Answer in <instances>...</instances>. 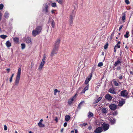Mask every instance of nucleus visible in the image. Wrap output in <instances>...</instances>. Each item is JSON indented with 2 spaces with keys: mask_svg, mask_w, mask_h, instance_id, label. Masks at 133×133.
<instances>
[{
  "mask_svg": "<svg viewBox=\"0 0 133 133\" xmlns=\"http://www.w3.org/2000/svg\"><path fill=\"white\" fill-rule=\"evenodd\" d=\"M21 69L20 67L18 69L17 75L16 77L15 81V84L17 86L19 84L20 79V75L21 74Z\"/></svg>",
  "mask_w": 133,
  "mask_h": 133,
  "instance_id": "1",
  "label": "nucleus"
},
{
  "mask_svg": "<svg viewBox=\"0 0 133 133\" xmlns=\"http://www.w3.org/2000/svg\"><path fill=\"white\" fill-rule=\"evenodd\" d=\"M75 13L72 12L70 16L69 23V25L70 26H72L73 24V19L75 17Z\"/></svg>",
  "mask_w": 133,
  "mask_h": 133,
  "instance_id": "2",
  "label": "nucleus"
},
{
  "mask_svg": "<svg viewBox=\"0 0 133 133\" xmlns=\"http://www.w3.org/2000/svg\"><path fill=\"white\" fill-rule=\"evenodd\" d=\"M58 48L57 47H54L52 51L51 52L50 56L52 57L54 56L55 54H56L57 53L58 49Z\"/></svg>",
  "mask_w": 133,
  "mask_h": 133,
  "instance_id": "3",
  "label": "nucleus"
},
{
  "mask_svg": "<svg viewBox=\"0 0 133 133\" xmlns=\"http://www.w3.org/2000/svg\"><path fill=\"white\" fill-rule=\"evenodd\" d=\"M42 11L45 13H47L48 12V5L46 3H45L43 4Z\"/></svg>",
  "mask_w": 133,
  "mask_h": 133,
  "instance_id": "4",
  "label": "nucleus"
},
{
  "mask_svg": "<svg viewBox=\"0 0 133 133\" xmlns=\"http://www.w3.org/2000/svg\"><path fill=\"white\" fill-rule=\"evenodd\" d=\"M77 94H75L72 97L70 98L68 101V103L69 105L71 104L74 101L76 100Z\"/></svg>",
  "mask_w": 133,
  "mask_h": 133,
  "instance_id": "5",
  "label": "nucleus"
},
{
  "mask_svg": "<svg viewBox=\"0 0 133 133\" xmlns=\"http://www.w3.org/2000/svg\"><path fill=\"white\" fill-rule=\"evenodd\" d=\"M109 125L107 124H104L102 125L103 129L105 131L107 130L109 128Z\"/></svg>",
  "mask_w": 133,
  "mask_h": 133,
  "instance_id": "6",
  "label": "nucleus"
},
{
  "mask_svg": "<svg viewBox=\"0 0 133 133\" xmlns=\"http://www.w3.org/2000/svg\"><path fill=\"white\" fill-rule=\"evenodd\" d=\"M121 94L122 96L124 97H127L128 95V93L127 91L125 90L122 91Z\"/></svg>",
  "mask_w": 133,
  "mask_h": 133,
  "instance_id": "7",
  "label": "nucleus"
},
{
  "mask_svg": "<svg viewBox=\"0 0 133 133\" xmlns=\"http://www.w3.org/2000/svg\"><path fill=\"white\" fill-rule=\"evenodd\" d=\"M118 60L115 63L114 65L115 66H118L121 64L122 63V61L121 59L119 58H118Z\"/></svg>",
  "mask_w": 133,
  "mask_h": 133,
  "instance_id": "8",
  "label": "nucleus"
},
{
  "mask_svg": "<svg viewBox=\"0 0 133 133\" xmlns=\"http://www.w3.org/2000/svg\"><path fill=\"white\" fill-rule=\"evenodd\" d=\"M92 76V74H91L89 76L87 77V78H86L85 81V84H87L90 81V80Z\"/></svg>",
  "mask_w": 133,
  "mask_h": 133,
  "instance_id": "9",
  "label": "nucleus"
},
{
  "mask_svg": "<svg viewBox=\"0 0 133 133\" xmlns=\"http://www.w3.org/2000/svg\"><path fill=\"white\" fill-rule=\"evenodd\" d=\"M105 98L108 101H111L112 99V97L109 94H107L105 95Z\"/></svg>",
  "mask_w": 133,
  "mask_h": 133,
  "instance_id": "10",
  "label": "nucleus"
},
{
  "mask_svg": "<svg viewBox=\"0 0 133 133\" xmlns=\"http://www.w3.org/2000/svg\"><path fill=\"white\" fill-rule=\"evenodd\" d=\"M102 131V129L101 127H98L97 128L94 132L95 133H100Z\"/></svg>",
  "mask_w": 133,
  "mask_h": 133,
  "instance_id": "11",
  "label": "nucleus"
},
{
  "mask_svg": "<svg viewBox=\"0 0 133 133\" xmlns=\"http://www.w3.org/2000/svg\"><path fill=\"white\" fill-rule=\"evenodd\" d=\"M109 107L110 109L112 110H114L116 109L117 106L115 104H112L110 105Z\"/></svg>",
  "mask_w": 133,
  "mask_h": 133,
  "instance_id": "12",
  "label": "nucleus"
},
{
  "mask_svg": "<svg viewBox=\"0 0 133 133\" xmlns=\"http://www.w3.org/2000/svg\"><path fill=\"white\" fill-rule=\"evenodd\" d=\"M43 121L42 119H41L39 123H38V125L39 127H45L44 124L42 123V122Z\"/></svg>",
  "mask_w": 133,
  "mask_h": 133,
  "instance_id": "13",
  "label": "nucleus"
},
{
  "mask_svg": "<svg viewBox=\"0 0 133 133\" xmlns=\"http://www.w3.org/2000/svg\"><path fill=\"white\" fill-rule=\"evenodd\" d=\"M60 43V40L59 39H58L55 41V44L54 45V46L57 47L59 48V45Z\"/></svg>",
  "mask_w": 133,
  "mask_h": 133,
  "instance_id": "14",
  "label": "nucleus"
},
{
  "mask_svg": "<svg viewBox=\"0 0 133 133\" xmlns=\"http://www.w3.org/2000/svg\"><path fill=\"white\" fill-rule=\"evenodd\" d=\"M108 91L109 92L114 94H116L115 90V89L113 88H110L109 89Z\"/></svg>",
  "mask_w": 133,
  "mask_h": 133,
  "instance_id": "15",
  "label": "nucleus"
},
{
  "mask_svg": "<svg viewBox=\"0 0 133 133\" xmlns=\"http://www.w3.org/2000/svg\"><path fill=\"white\" fill-rule=\"evenodd\" d=\"M45 63V62L42 61L41 63L40 64L39 67L38 69L41 70L42 68L43 67Z\"/></svg>",
  "mask_w": 133,
  "mask_h": 133,
  "instance_id": "16",
  "label": "nucleus"
},
{
  "mask_svg": "<svg viewBox=\"0 0 133 133\" xmlns=\"http://www.w3.org/2000/svg\"><path fill=\"white\" fill-rule=\"evenodd\" d=\"M101 111L102 113L105 115L108 112L107 109L105 108H103L101 110Z\"/></svg>",
  "mask_w": 133,
  "mask_h": 133,
  "instance_id": "17",
  "label": "nucleus"
},
{
  "mask_svg": "<svg viewBox=\"0 0 133 133\" xmlns=\"http://www.w3.org/2000/svg\"><path fill=\"white\" fill-rule=\"evenodd\" d=\"M102 97H99L97 99L95 100L94 102H93V104H95L96 103L98 102L99 101H100L102 99Z\"/></svg>",
  "mask_w": 133,
  "mask_h": 133,
  "instance_id": "18",
  "label": "nucleus"
},
{
  "mask_svg": "<svg viewBox=\"0 0 133 133\" xmlns=\"http://www.w3.org/2000/svg\"><path fill=\"white\" fill-rule=\"evenodd\" d=\"M39 34V33L35 29L33 30L32 31V34L33 36L35 37L37 35Z\"/></svg>",
  "mask_w": 133,
  "mask_h": 133,
  "instance_id": "19",
  "label": "nucleus"
},
{
  "mask_svg": "<svg viewBox=\"0 0 133 133\" xmlns=\"http://www.w3.org/2000/svg\"><path fill=\"white\" fill-rule=\"evenodd\" d=\"M42 29L41 27L40 26H38L37 27L35 30L39 33L41 32Z\"/></svg>",
  "mask_w": 133,
  "mask_h": 133,
  "instance_id": "20",
  "label": "nucleus"
},
{
  "mask_svg": "<svg viewBox=\"0 0 133 133\" xmlns=\"http://www.w3.org/2000/svg\"><path fill=\"white\" fill-rule=\"evenodd\" d=\"M31 39L29 37H27L25 39V41L26 43H29L31 42Z\"/></svg>",
  "mask_w": 133,
  "mask_h": 133,
  "instance_id": "21",
  "label": "nucleus"
},
{
  "mask_svg": "<svg viewBox=\"0 0 133 133\" xmlns=\"http://www.w3.org/2000/svg\"><path fill=\"white\" fill-rule=\"evenodd\" d=\"M71 117L69 115H67L65 116V120L66 122H68L70 119Z\"/></svg>",
  "mask_w": 133,
  "mask_h": 133,
  "instance_id": "22",
  "label": "nucleus"
},
{
  "mask_svg": "<svg viewBox=\"0 0 133 133\" xmlns=\"http://www.w3.org/2000/svg\"><path fill=\"white\" fill-rule=\"evenodd\" d=\"M125 103V101L123 100H122L119 102V105L121 106Z\"/></svg>",
  "mask_w": 133,
  "mask_h": 133,
  "instance_id": "23",
  "label": "nucleus"
},
{
  "mask_svg": "<svg viewBox=\"0 0 133 133\" xmlns=\"http://www.w3.org/2000/svg\"><path fill=\"white\" fill-rule=\"evenodd\" d=\"M5 44L8 47H10L11 46V44L9 41H7Z\"/></svg>",
  "mask_w": 133,
  "mask_h": 133,
  "instance_id": "24",
  "label": "nucleus"
},
{
  "mask_svg": "<svg viewBox=\"0 0 133 133\" xmlns=\"http://www.w3.org/2000/svg\"><path fill=\"white\" fill-rule=\"evenodd\" d=\"M116 122V119H112L110 121V122L112 124H114Z\"/></svg>",
  "mask_w": 133,
  "mask_h": 133,
  "instance_id": "25",
  "label": "nucleus"
},
{
  "mask_svg": "<svg viewBox=\"0 0 133 133\" xmlns=\"http://www.w3.org/2000/svg\"><path fill=\"white\" fill-rule=\"evenodd\" d=\"M129 34V32L128 31H127L126 32V34L124 35V37L126 38H128L129 37L128 35Z\"/></svg>",
  "mask_w": 133,
  "mask_h": 133,
  "instance_id": "26",
  "label": "nucleus"
},
{
  "mask_svg": "<svg viewBox=\"0 0 133 133\" xmlns=\"http://www.w3.org/2000/svg\"><path fill=\"white\" fill-rule=\"evenodd\" d=\"M46 55L45 54H44L43 55V57L42 59V61L43 62H45V60L46 59Z\"/></svg>",
  "mask_w": 133,
  "mask_h": 133,
  "instance_id": "27",
  "label": "nucleus"
},
{
  "mask_svg": "<svg viewBox=\"0 0 133 133\" xmlns=\"http://www.w3.org/2000/svg\"><path fill=\"white\" fill-rule=\"evenodd\" d=\"M93 116V114L91 112H89V113L88 117L89 118H90L92 117Z\"/></svg>",
  "mask_w": 133,
  "mask_h": 133,
  "instance_id": "28",
  "label": "nucleus"
},
{
  "mask_svg": "<svg viewBox=\"0 0 133 133\" xmlns=\"http://www.w3.org/2000/svg\"><path fill=\"white\" fill-rule=\"evenodd\" d=\"M51 6L53 7H55L57 6L56 3L55 2H53L51 3Z\"/></svg>",
  "mask_w": 133,
  "mask_h": 133,
  "instance_id": "29",
  "label": "nucleus"
},
{
  "mask_svg": "<svg viewBox=\"0 0 133 133\" xmlns=\"http://www.w3.org/2000/svg\"><path fill=\"white\" fill-rule=\"evenodd\" d=\"M5 17L6 18H7L9 16V14L8 13V12H5L4 15Z\"/></svg>",
  "mask_w": 133,
  "mask_h": 133,
  "instance_id": "30",
  "label": "nucleus"
},
{
  "mask_svg": "<svg viewBox=\"0 0 133 133\" xmlns=\"http://www.w3.org/2000/svg\"><path fill=\"white\" fill-rule=\"evenodd\" d=\"M0 37L4 39L7 37V36L4 35H0Z\"/></svg>",
  "mask_w": 133,
  "mask_h": 133,
  "instance_id": "31",
  "label": "nucleus"
},
{
  "mask_svg": "<svg viewBox=\"0 0 133 133\" xmlns=\"http://www.w3.org/2000/svg\"><path fill=\"white\" fill-rule=\"evenodd\" d=\"M84 103V101H82L78 105V108L80 109L81 108V105L82 104Z\"/></svg>",
  "mask_w": 133,
  "mask_h": 133,
  "instance_id": "32",
  "label": "nucleus"
},
{
  "mask_svg": "<svg viewBox=\"0 0 133 133\" xmlns=\"http://www.w3.org/2000/svg\"><path fill=\"white\" fill-rule=\"evenodd\" d=\"M118 114V112L117 111H115L114 112H112V114L114 116H116Z\"/></svg>",
  "mask_w": 133,
  "mask_h": 133,
  "instance_id": "33",
  "label": "nucleus"
},
{
  "mask_svg": "<svg viewBox=\"0 0 133 133\" xmlns=\"http://www.w3.org/2000/svg\"><path fill=\"white\" fill-rule=\"evenodd\" d=\"M122 20L123 22H125V15H123L122 16Z\"/></svg>",
  "mask_w": 133,
  "mask_h": 133,
  "instance_id": "34",
  "label": "nucleus"
},
{
  "mask_svg": "<svg viewBox=\"0 0 133 133\" xmlns=\"http://www.w3.org/2000/svg\"><path fill=\"white\" fill-rule=\"evenodd\" d=\"M51 24L52 27L54 28L55 26V23L54 21L53 20H52Z\"/></svg>",
  "mask_w": 133,
  "mask_h": 133,
  "instance_id": "35",
  "label": "nucleus"
},
{
  "mask_svg": "<svg viewBox=\"0 0 133 133\" xmlns=\"http://www.w3.org/2000/svg\"><path fill=\"white\" fill-rule=\"evenodd\" d=\"M14 39L15 42L17 43L18 41V39L17 38H14Z\"/></svg>",
  "mask_w": 133,
  "mask_h": 133,
  "instance_id": "36",
  "label": "nucleus"
},
{
  "mask_svg": "<svg viewBox=\"0 0 133 133\" xmlns=\"http://www.w3.org/2000/svg\"><path fill=\"white\" fill-rule=\"evenodd\" d=\"M22 46V49H24L25 48V45L24 44L22 43L21 44Z\"/></svg>",
  "mask_w": 133,
  "mask_h": 133,
  "instance_id": "37",
  "label": "nucleus"
},
{
  "mask_svg": "<svg viewBox=\"0 0 133 133\" xmlns=\"http://www.w3.org/2000/svg\"><path fill=\"white\" fill-rule=\"evenodd\" d=\"M14 76V74H12V75L11 76L10 79V82H11L12 81V79L13 77Z\"/></svg>",
  "mask_w": 133,
  "mask_h": 133,
  "instance_id": "38",
  "label": "nucleus"
},
{
  "mask_svg": "<svg viewBox=\"0 0 133 133\" xmlns=\"http://www.w3.org/2000/svg\"><path fill=\"white\" fill-rule=\"evenodd\" d=\"M103 65V64L102 62L99 63L98 64V66L99 67L102 66Z\"/></svg>",
  "mask_w": 133,
  "mask_h": 133,
  "instance_id": "39",
  "label": "nucleus"
},
{
  "mask_svg": "<svg viewBox=\"0 0 133 133\" xmlns=\"http://www.w3.org/2000/svg\"><path fill=\"white\" fill-rule=\"evenodd\" d=\"M57 2L59 4H61L63 2V0H57Z\"/></svg>",
  "mask_w": 133,
  "mask_h": 133,
  "instance_id": "40",
  "label": "nucleus"
},
{
  "mask_svg": "<svg viewBox=\"0 0 133 133\" xmlns=\"http://www.w3.org/2000/svg\"><path fill=\"white\" fill-rule=\"evenodd\" d=\"M89 86V85H87L84 89L85 91L87 90L88 89Z\"/></svg>",
  "mask_w": 133,
  "mask_h": 133,
  "instance_id": "41",
  "label": "nucleus"
},
{
  "mask_svg": "<svg viewBox=\"0 0 133 133\" xmlns=\"http://www.w3.org/2000/svg\"><path fill=\"white\" fill-rule=\"evenodd\" d=\"M58 91V90L56 89H55L54 90V94L55 95H56V93Z\"/></svg>",
  "mask_w": 133,
  "mask_h": 133,
  "instance_id": "42",
  "label": "nucleus"
},
{
  "mask_svg": "<svg viewBox=\"0 0 133 133\" xmlns=\"http://www.w3.org/2000/svg\"><path fill=\"white\" fill-rule=\"evenodd\" d=\"M115 47L117 48H120V46L119 45L117 44L115 46Z\"/></svg>",
  "mask_w": 133,
  "mask_h": 133,
  "instance_id": "43",
  "label": "nucleus"
},
{
  "mask_svg": "<svg viewBox=\"0 0 133 133\" xmlns=\"http://www.w3.org/2000/svg\"><path fill=\"white\" fill-rule=\"evenodd\" d=\"M108 43H107L104 46V48L105 49H107L108 47Z\"/></svg>",
  "mask_w": 133,
  "mask_h": 133,
  "instance_id": "44",
  "label": "nucleus"
},
{
  "mask_svg": "<svg viewBox=\"0 0 133 133\" xmlns=\"http://www.w3.org/2000/svg\"><path fill=\"white\" fill-rule=\"evenodd\" d=\"M4 129L5 130H6L7 129V127L5 125H4Z\"/></svg>",
  "mask_w": 133,
  "mask_h": 133,
  "instance_id": "45",
  "label": "nucleus"
},
{
  "mask_svg": "<svg viewBox=\"0 0 133 133\" xmlns=\"http://www.w3.org/2000/svg\"><path fill=\"white\" fill-rule=\"evenodd\" d=\"M3 5L2 4H0V10L2 9L3 7Z\"/></svg>",
  "mask_w": 133,
  "mask_h": 133,
  "instance_id": "46",
  "label": "nucleus"
},
{
  "mask_svg": "<svg viewBox=\"0 0 133 133\" xmlns=\"http://www.w3.org/2000/svg\"><path fill=\"white\" fill-rule=\"evenodd\" d=\"M125 2L127 4H129V1L128 0H125Z\"/></svg>",
  "mask_w": 133,
  "mask_h": 133,
  "instance_id": "47",
  "label": "nucleus"
},
{
  "mask_svg": "<svg viewBox=\"0 0 133 133\" xmlns=\"http://www.w3.org/2000/svg\"><path fill=\"white\" fill-rule=\"evenodd\" d=\"M55 121L57 123L58 122V118L57 117H56L55 119Z\"/></svg>",
  "mask_w": 133,
  "mask_h": 133,
  "instance_id": "48",
  "label": "nucleus"
},
{
  "mask_svg": "<svg viewBox=\"0 0 133 133\" xmlns=\"http://www.w3.org/2000/svg\"><path fill=\"white\" fill-rule=\"evenodd\" d=\"M67 124V123L66 122H65L64 124V127H65L66 126Z\"/></svg>",
  "mask_w": 133,
  "mask_h": 133,
  "instance_id": "49",
  "label": "nucleus"
},
{
  "mask_svg": "<svg viewBox=\"0 0 133 133\" xmlns=\"http://www.w3.org/2000/svg\"><path fill=\"white\" fill-rule=\"evenodd\" d=\"M123 26L122 25H121L120 26V27L119 28V30H120L122 28V27Z\"/></svg>",
  "mask_w": 133,
  "mask_h": 133,
  "instance_id": "50",
  "label": "nucleus"
},
{
  "mask_svg": "<svg viewBox=\"0 0 133 133\" xmlns=\"http://www.w3.org/2000/svg\"><path fill=\"white\" fill-rule=\"evenodd\" d=\"M87 124V123H85L82 124V125L83 126H85Z\"/></svg>",
  "mask_w": 133,
  "mask_h": 133,
  "instance_id": "51",
  "label": "nucleus"
},
{
  "mask_svg": "<svg viewBox=\"0 0 133 133\" xmlns=\"http://www.w3.org/2000/svg\"><path fill=\"white\" fill-rule=\"evenodd\" d=\"M85 91H86L84 89H83L82 90V92H81V93H84Z\"/></svg>",
  "mask_w": 133,
  "mask_h": 133,
  "instance_id": "52",
  "label": "nucleus"
},
{
  "mask_svg": "<svg viewBox=\"0 0 133 133\" xmlns=\"http://www.w3.org/2000/svg\"><path fill=\"white\" fill-rule=\"evenodd\" d=\"M55 10H52L51 11V12L52 14H54L55 13Z\"/></svg>",
  "mask_w": 133,
  "mask_h": 133,
  "instance_id": "53",
  "label": "nucleus"
},
{
  "mask_svg": "<svg viewBox=\"0 0 133 133\" xmlns=\"http://www.w3.org/2000/svg\"><path fill=\"white\" fill-rule=\"evenodd\" d=\"M88 129L89 130H91L92 129V127L91 126H89V127Z\"/></svg>",
  "mask_w": 133,
  "mask_h": 133,
  "instance_id": "54",
  "label": "nucleus"
},
{
  "mask_svg": "<svg viewBox=\"0 0 133 133\" xmlns=\"http://www.w3.org/2000/svg\"><path fill=\"white\" fill-rule=\"evenodd\" d=\"M6 71L8 72L9 73L10 71V69H6Z\"/></svg>",
  "mask_w": 133,
  "mask_h": 133,
  "instance_id": "55",
  "label": "nucleus"
},
{
  "mask_svg": "<svg viewBox=\"0 0 133 133\" xmlns=\"http://www.w3.org/2000/svg\"><path fill=\"white\" fill-rule=\"evenodd\" d=\"M2 14L0 12V21L1 20V16H2Z\"/></svg>",
  "mask_w": 133,
  "mask_h": 133,
  "instance_id": "56",
  "label": "nucleus"
},
{
  "mask_svg": "<svg viewBox=\"0 0 133 133\" xmlns=\"http://www.w3.org/2000/svg\"><path fill=\"white\" fill-rule=\"evenodd\" d=\"M33 66H34V64L32 63H31V68L33 67Z\"/></svg>",
  "mask_w": 133,
  "mask_h": 133,
  "instance_id": "57",
  "label": "nucleus"
},
{
  "mask_svg": "<svg viewBox=\"0 0 133 133\" xmlns=\"http://www.w3.org/2000/svg\"><path fill=\"white\" fill-rule=\"evenodd\" d=\"M115 84L116 86H118V83L117 82L115 83Z\"/></svg>",
  "mask_w": 133,
  "mask_h": 133,
  "instance_id": "58",
  "label": "nucleus"
},
{
  "mask_svg": "<svg viewBox=\"0 0 133 133\" xmlns=\"http://www.w3.org/2000/svg\"><path fill=\"white\" fill-rule=\"evenodd\" d=\"M116 48L115 47L114 48V52H115L116 51Z\"/></svg>",
  "mask_w": 133,
  "mask_h": 133,
  "instance_id": "59",
  "label": "nucleus"
},
{
  "mask_svg": "<svg viewBox=\"0 0 133 133\" xmlns=\"http://www.w3.org/2000/svg\"><path fill=\"white\" fill-rule=\"evenodd\" d=\"M75 133H78V131L77 129L75 130Z\"/></svg>",
  "mask_w": 133,
  "mask_h": 133,
  "instance_id": "60",
  "label": "nucleus"
},
{
  "mask_svg": "<svg viewBox=\"0 0 133 133\" xmlns=\"http://www.w3.org/2000/svg\"><path fill=\"white\" fill-rule=\"evenodd\" d=\"M121 68L120 67H118L117 68V70H120V69Z\"/></svg>",
  "mask_w": 133,
  "mask_h": 133,
  "instance_id": "61",
  "label": "nucleus"
},
{
  "mask_svg": "<svg viewBox=\"0 0 133 133\" xmlns=\"http://www.w3.org/2000/svg\"><path fill=\"white\" fill-rule=\"evenodd\" d=\"M130 74H131L132 75H133V72H132V71H130Z\"/></svg>",
  "mask_w": 133,
  "mask_h": 133,
  "instance_id": "62",
  "label": "nucleus"
},
{
  "mask_svg": "<svg viewBox=\"0 0 133 133\" xmlns=\"http://www.w3.org/2000/svg\"><path fill=\"white\" fill-rule=\"evenodd\" d=\"M121 43V42L120 41H118L117 44L119 45V44H120Z\"/></svg>",
  "mask_w": 133,
  "mask_h": 133,
  "instance_id": "63",
  "label": "nucleus"
},
{
  "mask_svg": "<svg viewBox=\"0 0 133 133\" xmlns=\"http://www.w3.org/2000/svg\"><path fill=\"white\" fill-rule=\"evenodd\" d=\"M71 133H74V131L73 130L71 132Z\"/></svg>",
  "mask_w": 133,
  "mask_h": 133,
  "instance_id": "64",
  "label": "nucleus"
}]
</instances>
